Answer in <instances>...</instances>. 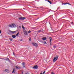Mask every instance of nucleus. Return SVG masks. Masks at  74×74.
I'll return each instance as SVG.
<instances>
[{
    "mask_svg": "<svg viewBox=\"0 0 74 74\" xmlns=\"http://www.w3.org/2000/svg\"><path fill=\"white\" fill-rule=\"evenodd\" d=\"M53 48H56V46L55 45H53Z\"/></svg>",
    "mask_w": 74,
    "mask_h": 74,
    "instance_id": "obj_21",
    "label": "nucleus"
},
{
    "mask_svg": "<svg viewBox=\"0 0 74 74\" xmlns=\"http://www.w3.org/2000/svg\"><path fill=\"white\" fill-rule=\"evenodd\" d=\"M71 5V4H70V5Z\"/></svg>",
    "mask_w": 74,
    "mask_h": 74,
    "instance_id": "obj_37",
    "label": "nucleus"
},
{
    "mask_svg": "<svg viewBox=\"0 0 74 74\" xmlns=\"http://www.w3.org/2000/svg\"><path fill=\"white\" fill-rule=\"evenodd\" d=\"M18 34H19V32H18L17 34H16V36H18Z\"/></svg>",
    "mask_w": 74,
    "mask_h": 74,
    "instance_id": "obj_18",
    "label": "nucleus"
},
{
    "mask_svg": "<svg viewBox=\"0 0 74 74\" xmlns=\"http://www.w3.org/2000/svg\"><path fill=\"white\" fill-rule=\"evenodd\" d=\"M71 23H72V24L73 23V22H71Z\"/></svg>",
    "mask_w": 74,
    "mask_h": 74,
    "instance_id": "obj_36",
    "label": "nucleus"
},
{
    "mask_svg": "<svg viewBox=\"0 0 74 74\" xmlns=\"http://www.w3.org/2000/svg\"><path fill=\"white\" fill-rule=\"evenodd\" d=\"M42 39L43 40H47V38L46 37H43Z\"/></svg>",
    "mask_w": 74,
    "mask_h": 74,
    "instance_id": "obj_8",
    "label": "nucleus"
},
{
    "mask_svg": "<svg viewBox=\"0 0 74 74\" xmlns=\"http://www.w3.org/2000/svg\"><path fill=\"white\" fill-rule=\"evenodd\" d=\"M22 65H25V63H24V62H23L22 63Z\"/></svg>",
    "mask_w": 74,
    "mask_h": 74,
    "instance_id": "obj_24",
    "label": "nucleus"
},
{
    "mask_svg": "<svg viewBox=\"0 0 74 74\" xmlns=\"http://www.w3.org/2000/svg\"><path fill=\"white\" fill-rule=\"evenodd\" d=\"M63 4H64V5H66V4H67V3H63Z\"/></svg>",
    "mask_w": 74,
    "mask_h": 74,
    "instance_id": "obj_25",
    "label": "nucleus"
},
{
    "mask_svg": "<svg viewBox=\"0 0 74 74\" xmlns=\"http://www.w3.org/2000/svg\"><path fill=\"white\" fill-rule=\"evenodd\" d=\"M3 60H4V59H5V58H3Z\"/></svg>",
    "mask_w": 74,
    "mask_h": 74,
    "instance_id": "obj_28",
    "label": "nucleus"
},
{
    "mask_svg": "<svg viewBox=\"0 0 74 74\" xmlns=\"http://www.w3.org/2000/svg\"><path fill=\"white\" fill-rule=\"evenodd\" d=\"M26 19V18L23 17L22 16L18 18V19H19V20H24V19Z\"/></svg>",
    "mask_w": 74,
    "mask_h": 74,
    "instance_id": "obj_3",
    "label": "nucleus"
},
{
    "mask_svg": "<svg viewBox=\"0 0 74 74\" xmlns=\"http://www.w3.org/2000/svg\"><path fill=\"white\" fill-rule=\"evenodd\" d=\"M5 71L6 72H7V73H9V70L7 69H5Z\"/></svg>",
    "mask_w": 74,
    "mask_h": 74,
    "instance_id": "obj_10",
    "label": "nucleus"
},
{
    "mask_svg": "<svg viewBox=\"0 0 74 74\" xmlns=\"http://www.w3.org/2000/svg\"><path fill=\"white\" fill-rule=\"evenodd\" d=\"M67 4H68L69 5H70V3H67Z\"/></svg>",
    "mask_w": 74,
    "mask_h": 74,
    "instance_id": "obj_26",
    "label": "nucleus"
},
{
    "mask_svg": "<svg viewBox=\"0 0 74 74\" xmlns=\"http://www.w3.org/2000/svg\"><path fill=\"white\" fill-rule=\"evenodd\" d=\"M22 28V29H25V27H24V26H23V25Z\"/></svg>",
    "mask_w": 74,
    "mask_h": 74,
    "instance_id": "obj_17",
    "label": "nucleus"
},
{
    "mask_svg": "<svg viewBox=\"0 0 74 74\" xmlns=\"http://www.w3.org/2000/svg\"><path fill=\"white\" fill-rule=\"evenodd\" d=\"M3 59H4V58H0V59H1L2 60H3Z\"/></svg>",
    "mask_w": 74,
    "mask_h": 74,
    "instance_id": "obj_29",
    "label": "nucleus"
},
{
    "mask_svg": "<svg viewBox=\"0 0 74 74\" xmlns=\"http://www.w3.org/2000/svg\"><path fill=\"white\" fill-rule=\"evenodd\" d=\"M48 2H49V3H50V4H52V2H51V1H50L49 0H48Z\"/></svg>",
    "mask_w": 74,
    "mask_h": 74,
    "instance_id": "obj_14",
    "label": "nucleus"
},
{
    "mask_svg": "<svg viewBox=\"0 0 74 74\" xmlns=\"http://www.w3.org/2000/svg\"><path fill=\"white\" fill-rule=\"evenodd\" d=\"M29 41H30V40H31V39H29Z\"/></svg>",
    "mask_w": 74,
    "mask_h": 74,
    "instance_id": "obj_35",
    "label": "nucleus"
},
{
    "mask_svg": "<svg viewBox=\"0 0 74 74\" xmlns=\"http://www.w3.org/2000/svg\"><path fill=\"white\" fill-rule=\"evenodd\" d=\"M41 30H39V31H38V32H41Z\"/></svg>",
    "mask_w": 74,
    "mask_h": 74,
    "instance_id": "obj_30",
    "label": "nucleus"
},
{
    "mask_svg": "<svg viewBox=\"0 0 74 74\" xmlns=\"http://www.w3.org/2000/svg\"><path fill=\"white\" fill-rule=\"evenodd\" d=\"M19 28H20V29H21V26H19Z\"/></svg>",
    "mask_w": 74,
    "mask_h": 74,
    "instance_id": "obj_27",
    "label": "nucleus"
},
{
    "mask_svg": "<svg viewBox=\"0 0 74 74\" xmlns=\"http://www.w3.org/2000/svg\"><path fill=\"white\" fill-rule=\"evenodd\" d=\"M15 71V69L13 68V71L12 72V73H15V72H14Z\"/></svg>",
    "mask_w": 74,
    "mask_h": 74,
    "instance_id": "obj_6",
    "label": "nucleus"
},
{
    "mask_svg": "<svg viewBox=\"0 0 74 74\" xmlns=\"http://www.w3.org/2000/svg\"><path fill=\"white\" fill-rule=\"evenodd\" d=\"M49 40L50 41V42H51V41H52V38L51 37H49Z\"/></svg>",
    "mask_w": 74,
    "mask_h": 74,
    "instance_id": "obj_12",
    "label": "nucleus"
},
{
    "mask_svg": "<svg viewBox=\"0 0 74 74\" xmlns=\"http://www.w3.org/2000/svg\"><path fill=\"white\" fill-rule=\"evenodd\" d=\"M16 69H20V67H19L18 66H16Z\"/></svg>",
    "mask_w": 74,
    "mask_h": 74,
    "instance_id": "obj_13",
    "label": "nucleus"
},
{
    "mask_svg": "<svg viewBox=\"0 0 74 74\" xmlns=\"http://www.w3.org/2000/svg\"><path fill=\"white\" fill-rule=\"evenodd\" d=\"M58 59V56H57L56 57H55L53 58V62H55Z\"/></svg>",
    "mask_w": 74,
    "mask_h": 74,
    "instance_id": "obj_1",
    "label": "nucleus"
},
{
    "mask_svg": "<svg viewBox=\"0 0 74 74\" xmlns=\"http://www.w3.org/2000/svg\"><path fill=\"white\" fill-rule=\"evenodd\" d=\"M31 33V31H30V30H29L28 31V33Z\"/></svg>",
    "mask_w": 74,
    "mask_h": 74,
    "instance_id": "obj_19",
    "label": "nucleus"
},
{
    "mask_svg": "<svg viewBox=\"0 0 74 74\" xmlns=\"http://www.w3.org/2000/svg\"><path fill=\"white\" fill-rule=\"evenodd\" d=\"M24 34H25V35H28V34H27V33H24Z\"/></svg>",
    "mask_w": 74,
    "mask_h": 74,
    "instance_id": "obj_20",
    "label": "nucleus"
},
{
    "mask_svg": "<svg viewBox=\"0 0 74 74\" xmlns=\"http://www.w3.org/2000/svg\"><path fill=\"white\" fill-rule=\"evenodd\" d=\"M46 72L45 71H44L43 72V74H45V73Z\"/></svg>",
    "mask_w": 74,
    "mask_h": 74,
    "instance_id": "obj_23",
    "label": "nucleus"
},
{
    "mask_svg": "<svg viewBox=\"0 0 74 74\" xmlns=\"http://www.w3.org/2000/svg\"><path fill=\"white\" fill-rule=\"evenodd\" d=\"M4 60H7V61H10V60H9V59L8 58H6L5 59H4Z\"/></svg>",
    "mask_w": 74,
    "mask_h": 74,
    "instance_id": "obj_7",
    "label": "nucleus"
},
{
    "mask_svg": "<svg viewBox=\"0 0 74 74\" xmlns=\"http://www.w3.org/2000/svg\"><path fill=\"white\" fill-rule=\"evenodd\" d=\"M9 39L11 41H12L13 40H12V38H10Z\"/></svg>",
    "mask_w": 74,
    "mask_h": 74,
    "instance_id": "obj_16",
    "label": "nucleus"
},
{
    "mask_svg": "<svg viewBox=\"0 0 74 74\" xmlns=\"http://www.w3.org/2000/svg\"><path fill=\"white\" fill-rule=\"evenodd\" d=\"M14 10H18V9H15Z\"/></svg>",
    "mask_w": 74,
    "mask_h": 74,
    "instance_id": "obj_31",
    "label": "nucleus"
},
{
    "mask_svg": "<svg viewBox=\"0 0 74 74\" xmlns=\"http://www.w3.org/2000/svg\"><path fill=\"white\" fill-rule=\"evenodd\" d=\"M12 36L13 38H15V37H16V36L15 35H12Z\"/></svg>",
    "mask_w": 74,
    "mask_h": 74,
    "instance_id": "obj_11",
    "label": "nucleus"
},
{
    "mask_svg": "<svg viewBox=\"0 0 74 74\" xmlns=\"http://www.w3.org/2000/svg\"><path fill=\"white\" fill-rule=\"evenodd\" d=\"M51 74H55L53 73V72H52Z\"/></svg>",
    "mask_w": 74,
    "mask_h": 74,
    "instance_id": "obj_34",
    "label": "nucleus"
},
{
    "mask_svg": "<svg viewBox=\"0 0 74 74\" xmlns=\"http://www.w3.org/2000/svg\"><path fill=\"white\" fill-rule=\"evenodd\" d=\"M10 33H13V34H14V33H16V31H10Z\"/></svg>",
    "mask_w": 74,
    "mask_h": 74,
    "instance_id": "obj_9",
    "label": "nucleus"
},
{
    "mask_svg": "<svg viewBox=\"0 0 74 74\" xmlns=\"http://www.w3.org/2000/svg\"><path fill=\"white\" fill-rule=\"evenodd\" d=\"M1 30H0V34H1Z\"/></svg>",
    "mask_w": 74,
    "mask_h": 74,
    "instance_id": "obj_32",
    "label": "nucleus"
},
{
    "mask_svg": "<svg viewBox=\"0 0 74 74\" xmlns=\"http://www.w3.org/2000/svg\"><path fill=\"white\" fill-rule=\"evenodd\" d=\"M33 68L34 69H37V68H38V66H37V65H36L35 66H34Z\"/></svg>",
    "mask_w": 74,
    "mask_h": 74,
    "instance_id": "obj_5",
    "label": "nucleus"
},
{
    "mask_svg": "<svg viewBox=\"0 0 74 74\" xmlns=\"http://www.w3.org/2000/svg\"><path fill=\"white\" fill-rule=\"evenodd\" d=\"M33 45L34 46H35V47H36L37 46V44L36 43H32Z\"/></svg>",
    "mask_w": 74,
    "mask_h": 74,
    "instance_id": "obj_4",
    "label": "nucleus"
},
{
    "mask_svg": "<svg viewBox=\"0 0 74 74\" xmlns=\"http://www.w3.org/2000/svg\"><path fill=\"white\" fill-rule=\"evenodd\" d=\"M24 33H27V31L26 30H25V31H24Z\"/></svg>",
    "mask_w": 74,
    "mask_h": 74,
    "instance_id": "obj_15",
    "label": "nucleus"
},
{
    "mask_svg": "<svg viewBox=\"0 0 74 74\" xmlns=\"http://www.w3.org/2000/svg\"><path fill=\"white\" fill-rule=\"evenodd\" d=\"M23 66L24 67H25V65H23Z\"/></svg>",
    "mask_w": 74,
    "mask_h": 74,
    "instance_id": "obj_33",
    "label": "nucleus"
},
{
    "mask_svg": "<svg viewBox=\"0 0 74 74\" xmlns=\"http://www.w3.org/2000/svg\"><path fill=\"white\" fill-rule=\"evenodd\" d=\"M9 27H16V25L14 24H13L12 25L9 24Z\"/></svg>",
    "mask_w": 74,
    "mask_h": 74,
    "instance_id": "obj_2",
    "label": "nucleus"
},
{
    "mask_svg": "<svg viewBox=\"0 0 74 74\" xmlns=\"http://www.w3.org/2000/svg\"><path fill=\"white\" fill-rule=\"evenodd\" d=\"M44 44H47V42H44Z\"/></svg>",
    "mask_w": 74,
    "mask_h": 74,
    "instance_id": "obj_22",
    "label": "nucleus"
}]
</instances>
